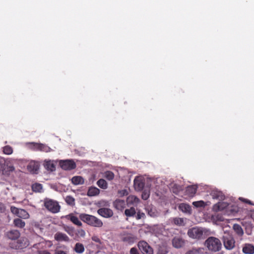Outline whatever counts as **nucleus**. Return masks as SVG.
Here are the masks:
<instances>
[{
	"instance_id": "23",
	"label": "nucleus",
	"mask_w": 254,
	"mask_h": 254,
	"mask_svg": "<svg viewBox=\"0 0 254 254\" xmlns=\"http://www.w3.org/2000/svg\"><path fill=\"white\" fill-rule=\"evenodd\" d=\"M147 214L152 217H156L158 216L159 213L155 208L147 207L146 208Z\"/></svg>"
},
{
	"instance_id": "7",
	"label": "nucleus",
	"mask_w": 254,
	"mask_h": 254,
	"mask_svg": "<svg viewBox=\"0 0 254 254\" xmlns=\"http://www.w3.org/2000/svg\"><path fill=\"white\" fill-rule=\"evenodd\" d=\"M59 165L64 170H71L76 167L75 163L72 160H61Z\"/></svg>"
},
{
	"instance_id": "49",
	"label": "nucleus",
	"mask_w": 254,
	"mask_h": 254,
	"mask_svg": "<svg viewBox=\"0 0 254 254\" xmlns=\"http://www.w3.org/2000/svg\"><path fill=\"white\" fill-rule=\"evenodd\" d=\"M149 196V193L148 192L143 191L142 194V198L144 200H146Z\"/></svg>"
},
{
	"instance_id": "29",
	"label": "nucleus",
	"mask_w": 254,
	"mask_h": 254,
	"mask_svg": "<svg viewBox=\"0 0 254 254\" xmlns=\"http://www.w3.org/2000/svg\"><path fill=\"white\" fill-rule=\"evenodd\" d=\"M97 185L99 188L104 190H105L108 188V184L107 182L103 179H99L97 182Z\"/></svg>"
},
{
	"instance_id": "56",
	"label": "nucleus",
	"mask_w": 254,
	"mask_h": 254,
	"mask_svg": "<svg viewBox=\"0 0 254 254\" xmlns=\"http://www.w3.org/2000/svg\"><path fill=\"white\" fill-rule=\"evenodd\" d=\"M186 254H196L195 253L192 251H190L186 253Z\"/></svg>"
},
{
	"instance_id": "15",
	"label": "nucleus",
	"mask_w": 254,
	"mask_h": 254,
	"mask_svg": "<svg viewBox=\"0 0 254 254\" xmlns=\"http://www.w3.org/2000/svg\"><path fill=\"white\" fill-rule=\"evenodd\" d=\"M66 218L67 219L70 220L71 222H72L74 224L78 226H81L82 225V223L79 220L77 216H75L72 213L66 215Z\"/></svg>"
},
{
	"instance_id": "44",
	"label": "nucleus",
	"mask_w": 254,
	"mask_h": 254,
	"mask_svg": "<svg viewBox=\"0 0 254 254\" xmlns=\"http://www.w3.org/2000/svg\"><path fill=\"white\" fill-rule=\"evenodd\" d=\"M174 223L177 225H182L184 223V220L181 218H175L174 219Z\"/></svg>"
},
{
	"instance_id": "34",
	"label": "nucleus",
	"mask_w": 254,
	"mask_h": 254,
	"mask_svg": "<svg viewBox=\"0 0 254 254\" xmlns=\"http://www.w3.org/2000/svg\"><path fill=\"white\" fill-rule=\"evenodd\" d=\"M114 177V174L112 171H107L104 173V177L109 181L113 180Z\"/></svg>"
},
{
	"instance_id": "43",
	"label": "nucleus",
	"mask_w": 254,
	"mask_h": 254,
	"mask_svg": "<svg viewBox=\"0 0 254 254\" xmlns=\"http://www.w3.org/2000/svg\"><path fill=\"white\" fill-rule=\"evenodd\" d=\"M135 218L137 220L140 219H144L145 218V214L143 212H141L140 211L137 212V214L135 216Z\"/></svg>"
},
{
	"instance_id": "40",
	"label": "nucleus",
	"mask_w": 254,
	"mask_h": 254,
	"mask_svg": "<svg viewBox=\"0 0 254 254\" xmlns=\"http://www.w3.org/2000/svg\"><path fill=\"white\" fill-rule=\"evenodd\" d=\"M168 251L165 246H160L158 248L157 254H167Z\"/></svg>"
},
{
	"instance_id": "31",
	"label": "nucleus",
	"mask_w": 254,
	"mask_h": 254,
	"mask_svg": "<svg viewBox=\"0 0 254 254\" xmlns=\"http://www.w3.org/2000/svg\"><path fill=\"white\" fill-rule=\"evenodd\" d=\"M18 217L22 219H28L29 217V214L25 210L20 209Z\"/></svg>"
},
{
	"instance_id": "45",
	"label": "nucleus",
	"mask_w": 254,
	"mask_h": 254,
	"mask_svg": "<svg viewBox=\"0 0 254 254\" xmlns=\"http://www.w3.org/2000/svg\"><path fill=\"white\" fill-rule=\"evenodd\" d=\"M64 230L70 236L73 235L74 230L72 227L66 226L64 227Z\"/></svg>"
},
{
	"instance_id": "4",
	"label": "nucleus",
	"mask_w": 254,
	"mask_h": 254,
	"mask_svg": "<svg viewBox=\"0 0 254 254\" xmlns=\"http://www.w3.org/2000/svg\"><path fill=\"white\" fill-rule=\"evenodd\" d=\"M44 206L46 209L53 213H58L61 209V206L57 201L49 198L45 199Z\"/></svg>"
},
{
	"instance_id": "14",
	"label": "nucleus",
	"mask_w": 254,
	"mask_h": 254,
	"mask_svg": "<svg viewBox=\"0 0 254 254\" xmlns=\"http://www.w3.org/2000/svg\"><path fill=\"white\" fill-rule=\"evenodd\" d=\"M114 207L119 210H123L126 206V202L124 200L117 199L114 202Z\"/></svg>"
},
{
	"instance_id": "18",
	"label": "nucleus",
	"mask_w": 254,
	"mask_h": 254,
	"mask_svg": "<svg viewBox=\"0 0 254 254\" xmlns=\"http://www.w3.org/2000/svg\"><path fill=\"white\" fill-rule=\"evenodd\" d=\"M100 193V190L96 187H90L88 190L87 195L89 196H93L98 195Z\"/></svg>"
},
{
	"instance_id": "55",
	"label": "nucleus",
	"mask_w": 254,
	"mask_h": 254,
	"mask_svg": "<svg viewBox=\"0 0 254 254\" xmlns=\"http://www.w3.org/2000/svg\"><path fill=\"white\" fill-rule=\"evenodd\" d=\"M4 164L0 161V171H2L4 168Z\"/></svg>"
},
{
	"instance_id": "16",
	"label": "nucleus",
	"mask_w": 254,
	"mask_h": 254,
	"mask_svg": "<svg viewBox=\"0 0 254 254\" xmlns=\"http://www.w3.org/2000/svg\"><path fill=\"white\" fill-rule=\"evenodd\" d=\"M136 240V237L131 234H127L125 235L122 240L123 242H126L128 244H132L134 243Z\"/></svg>"
},
{
	"instance_id": "28",
	"label": "nucleus",
	"mask_w": 254,
	"mask_h": 254,
	"mask_svg": "<svg viewBox=\"0 0 254 254\" xmlns=\"http://www.w3.org/2000/svg\"><path fill=\"white\" fill-rule=\"evenodd\" d=\"M42 189V185L40 183H35L32 185V190L34 192H41Z\"/></svg>"
},
{
	"instance_id": "24",
	"label": "nucleus",
	"mask_w": 254,
	"mask_h": 254,
	"mask_svg": "<svg viewBox=\"0 0 254 254\" xmlns=\"http://www.w3.org/2000/svg\"><path fill=\"white\" fill-rule=\"evenodd\" d=\"M233 229L235 232L239 236H242L244 234V231L241 226L237 224H235L233 225Z\"/></svg>"
},
{
	"instance_id": "48",
	"label": "nucleus",
	"mask_w": 254,
	"mask_h": 254,
	"mask_svg": "<svg viewBox=\"0 0 254 254\" xmlns=\"http://www.w3.org/2000/svg\"><path fill=\"white\" fill-rule=\"evenodd\" d=\"M130 254H140L137 249L136 248H132L130 250Z\"/></svg>"
},
{
	"instance_id": "1",
	"label": "nucleus",
	"mask_w": 254,
	"mask_h": 254,
	"mask_svg": "<svg viewBox=\"0 0 254 254\" xmlns=\"http://www.w3.org/2000/svg\"><path fill=\"white\" fill-rule=\"evenodd\" d=\"M79 218L83 222L92 227L100 228L103 225L101 220L92 215L81 213L79 215Z\"/></svg>"
},
{
	"instance_id": "47",
	"label": "nucleus",
	"mask_w": 254,
	"mask_h": 254,
	"mask_svg": "<svg viewBox=\"0 0 254 254\" xmlns=\"http://www.w3.org/2000/svg\"><path fill=\"white\" fill-rule=\"evenodd\" d=\"M91 239L93 241L99 243L100 244H101V241L98 236L94 235L91 237Z\"/></svg>"
},
{
	"instance_id": "12",
	"label": "nucleus",
	"mask_w": 254,
	"mask_h": 254,
	"mask_svg": "<svg viewBox=\"0 0 254 254\" xmlns=\"http://www.w3.org/2000/svg\"><path fill=\"white\" fill-rule=\"evenodd\" d=\"M185 244L184 240L180 237H175L172 240L173 246L175 248H180Z\"/></svg>"
},
{
	"instance_id": "22",
	"label": "nucleus",
	"mask_w": 254,
	"mask_h": 254,
	"mask_svg": "<svg viewBox=\"0 0 254 254\" xmlns=\"http://www.w3.org/2000/svg\"><path fill=\"white\" fill-rule=\"evenodd\" d=\"M13 224L15 227L19 228H23L25 226V222L20 218L14 219L13 220Z\"/></svg>"
},
{
	"instance_id": "3",
	"label": "nucleus",
	"mask_w": 254,
	"mask_h": 254,
	"mask_svg": "<svg viewBox=\"0 0 254 254\" xmlns=\"http://www.w3.org/2000/svg\"><path fill=\"white\" fill-rule=\"evenodd\" d=\"M222 240L226 250H231L235 248V241L233 236L229 233L225 232L222 236Z\"/></svg>"
},
{
	"instance_id": "39",
	"label": "nucleus",
	"mask_w": 254,
	"mask_h": 254,
	"mask_svg": "<svg viewBox=\"0 0 254 254\" xmlns=\"http://www.w3.org/2000/svg\"><path fill=\"white\" fill-rule=\"evenodd\" d=\"M10 247L11 248L14 249H21L23 248V246H22L21 244L19 243V240L16 243L14 242L10 244Z\"/></svg>"
},
{
	"instance_id": "10",
	"label": "nucleus",
	"mask_w": 254,
	"mask_h": 254,
	"mask_svg": "<svg viewBox=\"0 0 254 254\" xmlns=\"http://www.w3.org/2000/svg\"><path fill=\"white\" fill-rule=\"evenodd\" d=\"M55 239L57 241L68 242L69 238L64 233L58 232L54 235Z\"/></svg>"
},
{
	"instance_id": "21",
	"label": "nucleus",
	"mask_w": 254,
	"mask_h": 254,
	"mask_svg": "<svg viewBox=\"0 0 254 254\" xmlns=\"http://www.w3.org/2000/svg\"><path fill=\"white\" fill-rule=\"evenodd\" d=\"M48 244L49 245V246H50L52 245L50 242L43 241L35 244L33 246V247L37 249L38 250H41V249L46 248Z\"/></svg>"
},
{
	"instance_id": "51",
	"label": "nucleus",
	"mask_w": 254,
	"mask_h": 254,
	"mask_svg": "<svg viewBox=\"0 0 254 254\" xmlns=\"http://www.w3.org/2000/svg\"><path fill=\"white\" fill-rule=\"evenodd\" d=\"M38 254H51L49 251L46 250H38Z\"/></svg>"
},
{
	"instance_id": "9",
	"label": "nucleus",
	"mask_w": 254,
	"mask_h": 254,
	"mask_svg": "<svg viewBox=\"0 0 254 254\" xmlns=\"http://www.w3.org/2000/svg\"><path fill=\"white\" fill-rule=\"evenodd\" d=\"M144 181L140 177H137L134 180V187L136 190L140 191L144 187Z\"/></svg>"
},
{
	"instance_id": "53",
	"label": "nucleus",
	"mask_w": 254,
	"mask_h": 254,
	"mask_svg": "<svg viewBox=\"0 0 254 254\" xmlns=\"http://www.w3.org/2000/svg\"><path fill=\"white\" fill-rule=\"evenodd\" d=\"M54 254H67L66 252L61 250H56L55 251Z\"/></svg>"
},
{
	"instance_id": "27",
	"label": "nucleus",
	"mask_w": 254,
	"mask_h": 254,
	"mask_svg": "<svg viewBox=\"0 0 254 254\" xmlns=\"http://www.w3.org/2000/svg\"><path fill=\"white\" fill-rule=\"evenodd\" d=\"M29 170L33 173H36L39 169L38 165L35 162H30L27 167Z\"/></svg>"
},
{
	"instance_id": "25",
	"label": "nucleus",
	"mask_w": 254,
	"mask_h": 254,
	"mask_svg": "<svg viewBox=\"0 0 254 254\" xmlns=\"http://www.w3.org/2000/svg\"><path fill=\"white\" fill-rule=\"evenodd\" d=\"M186 191L190 196H193L196 193V188L193 186H189L187 188Z\"/></svg>"
},
{
	"instance_id": "11",
	"label": "nucleus",
	"mask_w": 254,
	"mask_h": 254,
	"mask_svg": "<svg viewBox=\"0 0 254 254\" xmlns=\"http://www.w3.org/2000/svg\"><path fill=\"white\" fill-rule=\"evenodd\" d=\"M20 236V233L17 230H11L6 232V236L8 239L15 240H17Z\"/></svg>"
},
{
	"instance_id": "41",
	"label": "nucleus",
	"mask_w": 254,
	"mask_h": 254,
	"mask_svg": "<svg viewBox=\"0 0 254 254\" xmlns=\"http://www.w3.org/2000/svg\"><path fill=\"white\" fill-rule=\"evenodd\" d=\"M40 143H35V142H31L29 143V147L32 150L34 151H39V146Z\"/></svg>"
},
{
	"instance_id": "26",
	"label": "nucleus",
	"mask_w": 254,
	"mask_h": 254,
	"mask_svg": "<svg viewBox=\"0 0 254 254\" xmlns=\"http://www.w3.org/2000/svg\"><path fill=\"white\" fill-rule=\"evenodd\" d=\"M136 212L133 207H131L129 209H126L125 211V214L127 217H133L135 215Z\"/></svg>"
},
{
	"instance_id": "2",
	"label": "nucleus",
	"mask_w": 254,
	"mask_h": 254,
	"mask_svg": "<svg viewBox=\"0 0 254 254\" xmlns=\"http://www.w3.org/2000/svg\"><path fill=\"white\" fill-rule=\"evenodd\" d=\"M208 250L212 253H216L221 250L222 244L220 240L214 237H208L204 243Z\"/></svg>"
},
{
	"instance_id": "19",
	"label": "nucleus",
	"mask_w": 254,
	"mask_h": 254,
	"mask_svg": "<svg viewBox=\"0 0 254 254\" xmlns=\"http://www.w3.org/2000/svg\"><path fill=\"white\" fill-rule=\"evenodd\" d=\"M72 183L75 185H82L84 183L83 178L81 176H74L71 179Z\"/></svg>"
},
{
	"instance_id": "35",
	"label": "nucleus",
	"mask_w": 254,
	"mask_h": 254,
	"mask_svg": "<svg viewBox=\"0 0 254 254\" xmlns=\"http://www.w3.org/2000/svg\"><path fill=\"white\" fill-rule=\"evenodd\" d=\"M211 195L213 198L216 199H222L223 195H222V192L218 191H213L211 192Z\"/></svg>"
},
{
	"instance_id": "54",
	"label": "nucleus",
	"mask_w": 254,
	"mask_h": 254,
	"mask_svg": "<svg viewBox=\"0 0 254 254\" xmlns=\"http://www.w3.org/2000/svg\"><path fill=\"white\" fill-rule=\"evenodd\" d=\"M5 210V206L4 205V204L1 203V202H0V213H2Z\"/></svg>"
},
{
	"instance_id": "42",
	"label": "nucleus",
	"mask_w": 254,
	"mask_h": 254,
	"mask_svg": "<svg viewBox=\"0 0 254 254\" xmlns=\"http://www.w3.org/2000/svg\"><path fill=\"white\" fill-rule=\"evenodd\" d=\"M217 206L218 210H222L227 206V204L224 202H218L216 206Z\"/></svg>"
},
{
	"instance_id": "38",
	"label": "nucleus",
	"mask_w": 254,
	"mask_h": 254,
	"mask_svg": "<svg viewBox=\"0 0 254 254\" xmlns=\"http://www.w3.org/2000/svg\"><path fill=\"white\" fill-rule=\"evenodd\" d=\"M193 205L196 207H204L205 206V203L203 200L194 201L192 202Z\"/></svg>"
},
{
	"instance_id": "8",
	"label": "nucleus",
	"mask_w": 254,
	"mask_h": 254,
	"mask_svg": "<svg viewBox=\"0 0 254 254\" xmlns=\"http://www.w3.org/2000/svg\"><path fill=\"white\" fill-rule=\"evenodd\" d=\"M97 213L104 218H110L113 215L112 210L108 208H101L97 210Z\"/></svg>"
},
{
	"instance_id": "6",
	"label": "nucleus",
	"mask_w": 254,
	"mask_h": 254,
	"mask_svg": "<svg viewBox=\"0 0 254 254\" xmlns=\"http://www.w3.org/2000/svg\"><path fill=\"white\" fill-rule=\"evenodd\" d=\"M203 234L202 229L197 227H193L188 231V236L193 239H200Z\"/></svg>"
},
{
	"instance_id": "50",
	"label": "nucleus",
	"mask_w": 254,
	"mask_h": 254,
	"mask_svg": "<svg viewBox=\"0 0 254 254\" xmlns=\"http://www.w3.org/2000/svg\"><path fill=\"white\" fill-rule=\"evenodd\" d=\"M240 200H241L242 201H243L245 203H247L248 204H251V205H253V204L252 203V202L249 199H246V198H242V197H240Z\"/></svg>"
},
{
	"instance_id": "33",
	"label": "nucleus",
	"mask_w": 254,
	"mask_h": 254,
	"mask_svg": "<svg viewBox=\"0 0 254 254\" xmlns=\"http://www.w3.org/2000/svg\"><path fill=\"white\" fill-rule=\"evenodd\" d=\"M38 146L39 151H43L45 152H49L51 150L50 147L46 144L40 143V144L38 145Z\"/></svg>"
},
{
	"instance_id": "17",
	"label": "nucleus",
	"mask_w": 254,
	"mask_h": 254,
	"mask_svg": "<svg viewBox=\"0 0 254 254\" xmlns=\"http://www.w3.org/2000/svg\"><path fill=\"white\" fill-rule=\"evenodd\" d=\"M73 251L77 254H82L85 251L84 246L80 243H77L75 245Z\"/></svg>"
},
{
	"instance_id": "13",
	"label": "nucleus",
	"mask_w": 254,
	"mask_h": 254,
	"mask_svg": "<svg viewBox=\"0 0 254 254\" xmlns=\"http://www.w3.org/2000/svg\"><path fill=\"white\" fill-rule=\"evenodd\" d=\"M242 252L245 254H254V246L251 244H245L243 246Z\"/></svg>"
},
{
	"instance_id": "5",
	"label": "nucleus",
	"mask_w": 254,
	"mask_h": 254,
	"mask_svg": "<svg viewBox=\"0 0 254 254\" xmlns=\"http://www.w3.org/2000/svg\"><path fill=\"white\" fill-rule=\"evenodd\" d=\"M138 247L143 254H153V249L144 241H141L138 243Z\"/></svg>"
},
{
	"instance_id": "32",
	"label": "nucleus",
	"mask_w": 254,
	"mask_h": 254,
	"mask_svg": "<svg viewBox=\"0 0 254 254\" xmlns=\"http://www.w3.org/2000/svg\"><path fill=\"white\" fill-rule=\"evenodd\" d=\"M45 167L46 169L51 171H54L56 168L55 165L51 161H48L45 162Z\"/></svg>"
},
{
	"instance_id": "37",
	"label": "nucleus",
	"mask_w": 254,
	"mask_h": 254,
	"mask_svg": "<svg viewBox=\"0 0 254 254\" xmlns=\"http://www.w3.org/2000/svg\"><path fill=\"white\" fill-rule=\"evenodd\" d=\"M3 152L5 154L10 155L12 153L13 149L9 145H6L3 147Z\"/></svg>"
},
{
	"instance_id": "20",
	"label": "nucleus",
	"mask_w": 254,
	"mask_h": 254,
	"mask_svg": "<svg viewBox=\"0 0 254 254\" xmlns=\"http://www.w3.org/2000/svg\"><path fill=\"white\" fill-rule=\"evenodd\" d=\"M139 202V199L136 196L130 195L127 197V203L128 204H137Z\"/></svg>"
},
{
	"instance_id": "30",
	"label": "nucleus",
	"mask_w": 254,
	"mask_h": 254,
	"mask_svg": "<svg viewBox=\"0 0 254 254\" xmlns=\"http://www.w3.org/2000/svg\"><path fill=\"white\" fill-rule=\"evenodd\" d=\"M179 209L185 212H190L191 210V208L189 204L186 203H181L179 206Z\"/></svg>"
},
{
	"instance_id": "46",
	"label": "nucleus",
	"mask_w": 254,
	"mask_h": 254,
	"mask_svg": "<svg viewBox=\"0 0 254 254\" xmlns=\"http://www.w3.org/2000/svg\"><path fill=\"white\" fill-rule=\"evenodd\" d=\"M19 210H20V209H19L15 206H12L10 207L11 212L13 214L16 215L17 216H18V215L19 213Z\"/></svg>"
},
{
	"instance_id": "36",
	"label": "nucleus",
	"mask_w": 254,
	"mask_h": 254,
	"mask_svg": "<svg viewBox=\"0 0 254 254\" xmlns=\"http://www.w3.org/2000/svg\"><path fill=\"white\" fill-rule=\"evenodd\" d=\"M65 200L66 203L68 204V205L72 206L75 204V199L71 196H66L65 198Z\"/></svg>"
},
{
	"instance_id": "52",
	"label": "nucleus",
	"mask_w": 254,
	"mask_h": 254,
	"mask_svg": "<svg viewBox=\"0 0 254 254\" xmlns=\"http://www.w3.org/2000/svg\"><path fill=\"white\" fill-rule=\"evenodd\" d=\"M203 250V248H198V249H195L192 250V251H193L196 254H201L202 253V251Z\"/></svg>"
}]
</instances>
